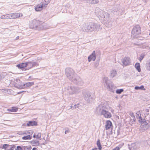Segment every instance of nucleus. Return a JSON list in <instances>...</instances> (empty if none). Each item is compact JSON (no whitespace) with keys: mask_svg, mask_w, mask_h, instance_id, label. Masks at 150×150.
Returning <instances> with one entry per match:
<instances>
[{"mask_svg":"<svg viewBox=\"0 0 150 150\" xmlns=\"http://www.w3.org/2000/svg\"><path fill=\"white\" fill-rule=\"evenodd\" d=\"M79 90V89L77 87H75L71 86L66 87L65 89V91L69 94H72L76 93Z\"/></svg>","mask_w":150,"mask_h":150,"instance_id":"9","label":"nucleus"},{"mask_svg":"<svg viewBox=\"0 0 150 150\" xmlns=\"http://www.w3.org/2000/svg\"><path fill=\"white\" fill-rule=\"evenodd\" d=\"M120 148L119 146H116L115 148L113 149L112 150H120Z\"/></svg>","mask_w":150,"mask_h":150,"instance_id":"44","label":"nucleus"},{"mask_svg":"<svg viewBox=\"0 0 150 150\" xmlns=\"http://www.w3.org/2000/svg\"><path fill=\"white\" fill-rule=\"evenodd\" d=\"M18 13V15H20V16L19 17H21L23 15L22 13Z\"/></svg>","mask_w":150,"mask_h":150,"instance_id":"48","label":"nucleus"},{"mask_svg":"<svg viewBox=\"0 0 150 150\" xmlns=\"http://www.w3.org/2000/svg\"><path fill=\"white\" fill-rule=\"evenodd\" d=\"M32 150H38L36 148H33V149Z\"/></svg>","mask_w":150,"mask_h":150,"instance_id":"49","label":"nucleus"},{"mask_svg":"<svg viewBox=\"0 0 150 150\" xmlns=\"http://www.w3.org/2000/svg\"><path fill=\"white\" fill-rule=\"evenodd\" d=\"M11 147H10V150H14L15 148V146L14 145H11Z\"/></svg>","mask_w":150,"mask_h":150,"instance_id":"41","label":"nucleus"},{"mask_svg":"<svg viewBox=\"0 0 150 150\" xmlns=\"http://www.w3.org/2000/svg\"><path fill=\"white\" fill-rule=\"evenodd\" d=\"M27 66L28 67L29 69L33 67L37 66L38 65V63L33 61L27 62Z\"/></svg>","mask_w":150,"mask_h":150,"instance_id":"15","label":"nucleus"},{"mask_svg":"<svg viewBox=\"0 0 150 150\" xmlns=\"http://www.w3.org/2000/svg\"><path fill=\"white\" fill-rule=\"evenodd\" d=\"M84 1H86L87 0H83Z\"/></svg>","mask_w":150,"mask_h":150,"instance_id":"57","label":"nucleus"},{"mask_svg":"<svg viewBox=\"0 0 150 150\" xmlns=\"http://www.w3.org/2000/svg\"><path fill=\"white\" fill-rule=\"evenodd\" d=\"M95 13L96 15L99 18L103 23L107 21L110 18V15L108 13L98 8L96 9Z\"/></svg>","mask_w":150,"mask_h":150,"instance_id":"2","label":"nucleus"},{"mask_svg":"<svg viewBox=\"0 0 150 150\" xmlns=\"http://www.w3.org/2000/svg\"><path fill=\"white\" fill-rule=\"evenodd\" d=\"M19 37L17 36L16 37V40H17L19 39Z\"/></svg>","mask_w":150,"mask_h":150,"instance_id":"53","label":"nucleus"},{"mask_svg":"<svg viewBox=\"0 0 150 150\" xmlns=\"http://www.w3.org/2000/svg\"><path fill=\"white\" fill-rule=\"evenodd\" d=\"M118 9H117V10H116L115 11L114 10H113V12H115V11H118Z\"/></svg>","mask_w":150,"mask_h":150,"instance_id":"52","label":"nucleus"},{"mask_svg":"<svg viewBox=\"0 0 150 150\" xmlns=\"http://www.w3.org/2000/svg\"><path fill=\"white\" fill-rule=\"evenodd\" d=\"M100 28V25L99 24L94 23H86L81 26L82 31L85 32L98 31Z\"/></svg>","mask_w":150,"mask_h":150,"instance_id":"1","label":"nucleus"},{"mask_svg":"<svg viewBox=\"0 0 150 150\" xmlns=\"http://www.w3.org/2000/svg\"><path fill=\"white\" fill-rule=\"evenodd\" d=\"M17 82L19 84L15 83L14 84L15 87L17 88L18 89H23L26 87H29L34 84V83L33 82H31L26 83L23 85L21 84V82L19 79L16 80Z\"/></svg>","mask_w":150,"mask_h":150,"instance_id":"7","label":"nucleus"},{"mask_svg":"<svg viewBox=\"0 0 150 150\" xmlns=\"http://www.w3.org/2000/svg\"><path fill=\"white\" fill-rule=\"evenodd\" d=\"M113 22L112 20L110 18L109 20L107 21H105L103 23H104L105 25L108 27H111L112 26V23Z\"/></svg>","mask_w":150,"mask_h":150,"instance_id":"17","label":"nucleus"},{"mask_svg":"<svg viewBox=\"0 0 150 150\" xmlns=\"http://www.w3.org/2000/svg\"><path fill=\"white\" fill-rule=\"evenodd\" d=\"M17 67L19 69H22L24 68L25 67L27 66V62L23 63L21 64H18L17 65Z\"/></svg>","mask_w":150,"mask_h":150,"instance_id":"19","label":"nucleus"},{"mask_svg":"<svg viewBox=\"0 0 150 150\" xmlns=\"http://www.w3.org/2000/svg\"><path fill=\"white\" fill-rule=\"evenodd\" d=\"M129 150H131V149L130 148V147H129Z\"/></svg>","mask_w":150,"mask_h":150,"instance_id":"56","label":"nucleus"},{"mask_svg":"<svg viewBox=\"0 0 150 150\" xmlns=\"http://www.w3.org/2000/svg\"><path fill=\"white\" fill-rule=\"evenodd\" d=\"M31 139V137H30V135H28L27 136L23 137H22V139L24 140L30 139Z\"/></svg>","mask_w":150,"mask_h":150,"instance_id":"31","label":"nucleus"},{"mask_svg":"<svg viewBox=\"0 0 150 150\" xmlns=\"http://www.w3.org/2000/svg\"><path fill=\"white\" fill-rule=\"evenodd\" d=\"M12 17L13 19L16 18H17L19 17L20 16L19 15H18V13H12Z\"/></svg>","mask_w":150,"mask_h":150,"instance_id":"29","label":"nucleus"},{"mask_svg":"<svg viewBox=\"0 0 150 150\" xmlns=\"http://www.w3.org/2000/svg\"><path fill=\"white\" fill-rule=\"evenodd\" d=\"M112 125V123L109 120L107 121L105 125V129L108 130L110 128Z\"/></svg>","mask_w":150,"mask_h":150,"instance_id":"22","label":"nucleus"},{"mask_svg":"<svg viewBox=\"0 0 150 150\" xmlns=\"http://www.w3.org/2000/svg\"><path fill=\"white\" fill-rule=\"evenodd\" d=\"M97 145L98 146L99 150H101L102 149L101 145L100 142V140L98 139L97 141Z\"/></svg>","mask_w":150,"mask_h":150,"instance_id":"30","label":"nucleus"},{"mask_svg":"<svg viewBox=\"0 0 150 150\" xmlns=\"http://www.w3.org/2000/svg\"><path fill=\"white\" fill-rule=\"evenodd\" d=\"M143 0V1H144V2H145V3L147 2V1H149V0Z\"/></svg>","mask_w":150,"mask_h":150,"instance_id":"50","label":"nucleus"},{"mask_svg":"<svg viewBox=\"0 0 150 150\" xmlns=\"http://www.w3.org/2000/svg\"><path fill=\"white\" fill-rule=\"evenodd\" d=\"M135 67L137 70L138 72L141 71V69L140 68V64L139 63H137L135 65Z\"/></svg>","mask_w":150,"mask_h":150,"instance_id":"27","label":"nucleus"},{"mask_svg":"<svg viewBox=\"0 0 150 150\" xmlns=\"http://www.w3.org/2000/svg\"><path fill=\"white\" fill-rule=\"evenodd\" d=\"M37 125V123L35 121H30L27 123L26 125L28 126H36Z\"/></svg>","mask_w":150,"mask_h":150,"instance_id":"21","label":"nucleus"},{"mask_svg":"<svg viewBox=\"0 0 150 150\" xmlns=\"http://www.w3.org/2000/svg\"><path fill=\"white\" fill-rule=\"evenodd\" d=\"M8 14L1 16V18L2 19H9Z\"/></svg>","mask_w":150,"mask_h":150,"instance_id":"32","label":"nucleus"},{"mask_svg":"<svg viewBox=\"0 0 150 150\" xmlns=\"http://www.w3.org/2000/svg\"><path fill=\"white\" fill-rule=\"evenodd\" d=\"M41 136V133H38L37 134V139H40Z\"/></svg>","mask_w":150,"mask_h":150,"instance_id":"40","label":"nucleus"},{"mask_svg":"<svg viewBox=\"0 0 150 150\" xmlns=\"http://www.w3.org/2000/svg\"><path fill=\"white\" fill-rule=\"evenodd\" d=\"M65 74L67 78L71 81H73V78L76 76L73 69L70 68L66 69Z\"/></svg>","mask_w":150,"mask_h":150,"instance_id":"8","label":"nucleus"},{"mask_svg":"<svg viewBox=\"0 0 150 150\" xmlns=\"http://www.w3.org/2000/svg\"><path fill=\"white\" fill-rule=\"evenodd\" d=\"M20 93H18V94H20Z\"/></svg>","mask_w":150,"mask_h":150,"instance_id":"58","label":"nucleus"},{"mask_svg":"<svg viewBox=\"0 0 150 150\" xmlns=\"http://www.w3.org/2000/svg\"><path fill=\"white\" fill-rule=\"evenodd\" d=\"M96 59V55L95 51H93L92 53L88 57V60L89 62H90L91 60L94 61Z\"/></svg>","mask_w":150,"mask_h":150,"instance_id":"16","label":"nucleus"},{"mask_svg":"<svg viewBox=\"0 0 150 150\" xmlns=\"http://www.w3.org/2000/svg\"><path fill=\"white\" fill-rule=\"evenodd\" d=\"M117 74V72L115 70H112L110 71V76L113 78Z\"/></svg>","mask_w":150,"mask_h":150,"instance_id":"26","label":"nucleus"},{"mask_svg":"<svg viewBox=\"0 0 150 150\" xmlns=\"http://www.w3.org/2000/svg\"><path fill=\"white\" fill-rule=\"evenodd\" d=\"M150 108H149V109H147L146 110V112H149V110H150ZM146 114L147 115H148L149 114L148 113H147Z\"/></svg>","mask_w":150,"mask_h":150,"instance_id":"45","label":"nucleus"},{"mask_svg":"<svg viewBox=\"0 0 150 150\" xmlns=\"http://www.w3.org/2000/svg\"><path fill=\"white\" fill-rule=\"evenodd\" d=\"M130 59L129 58L125 57L121 59L120 64L123 66L129 65L130 63Z\"/></svg>","mask_w":150,"mask_h":150,"instance_id":"13","label":"nucleus"},{"mask_svg":"<svg viewBox=\"0 0 150 150\" xmlns=\"http://www.w3.org/2000/svg\"><path fill=\"white\" fill-rule=\"evenodd\" d=\"M83 94L84 100L87 103H91L93 102L95 96L91 92L88 91H86L83 92Z\"/></svg>","mask_w":150,"mask_h":150,"instance_id":"5","label":"nucleus"},{"mask_svg":"<svg viewBox=\"0 0 150 150\" xmlns=\"http://www.w3.org/2000/svg\"><path fill=\"white\" fill-rule=\"evenodd\" d=\"M50 0H44V2L43 4H44V6H46L49 3Z\"/></svg>","mask_w":150,"mask_h":150,"instance_id":"35","label":"nucleus"},{"mask_svg":"<svg viewBox=\"0 0 150 150\" xmlns=\"http://www.w3.org/2000/svg\"><path fill=\"white\" fill-rule=\"evenodd\" d=\"M9 19H13L12 13L8 14Z\"/></svg>","mask_w":150,"mask_h":150,"instance_id":"43","label":"nucleus"},{"mask_svg":"<svg viewBox=\"0 0 150 150\" xmlns=\"http://www.w3.org/2000/svg\"><path fill=\"white\" fill-rule=\"evenodd\" d=\"M129 114L132 117L134 118V119L133 120H134V119L135 118V116H134V115L133 113V112H130Z\"/></svg>","mask_w":150,"mask_h":150,"instance_id":"39","label":"nucleus"},{"mask_svg":"<svg viewBox=\"0 0 150 150\" xmlns=\"http://www.w3.org/2000/svg\"><path fill=\"white\" fill-rule=\"evenodd\" d=\"M69 132L68 131V130H66L65 132V134H66L67 133Z\"/></svg>","mask_w":150,"mask_h":150,"instance_id":"51","label":"nucleus"},{"mask_svg":"<svg viewBox=\"0 0 150 150\" xmlns=\"http://www.w3.org/2000/svg\"><path fill=\"white\" fill-rule=\"evenodd\" d=\"M33 137L37 138V134H36L35 133L33 135Z\"/></svg>","mask_w":150,"mask_h":150,"instance_id":"47","label":"nucleus"},{"mask_svg":"<svg viewBox=\"0 0 150 150\" xmlns=\"http://www.w3.org/2000/svg\"><path fill=\"white\" fill-rule=\"evenodd\" d=\"M40 23L41 22L36 19L33 20V23L34 27L37 28L38 30H45L49 28V27L47 26V25L46 24L44 23L42 25H41Z\"/></svg>","mask_w":150,"mask_h":150,"instance_id":"6","label":"nucleus"},{"mask_svg":"<svg viewBox=\"0 0 150 150\" xmlns=\"http://www.w3.org/2000/svg\"><path fill=\"white\" fill-rule=\"evenodd\" d=\"M43 6V4H38L35 8V10L37 11H41L42 8V6Z\"/></svg>","mask_w":150,"mask_h":150,"instance_id":"20","label":"nucleus"},{"mask_svg":"<svg viewBox=\"0 0 150 150\" xmlns=\"http://www.w3.org/2000/svg\"><path fill=\"white\" fill-rule=\"evenodd\" d=\"M129 149V147L131 149V150H137L139 149L138 144L137 143L132 144L131 146L128 145Z\"/></svg>","mask_w":150,"mask_h":150,"instance_id":"18","label":"nucleus"},{"mask_svg":"<svg viewBox=\"0 0 150 150\" xmlns=\"http://www.w3.org/2000/svg\"><path fill=\"white\" fill-rule=\"evenodd\" d=\"M124 90L123 89H117L116 92L117 94H120Z\"/></svg>","mask_w":150,"mask_h":150,"instance_id":"33","label":"nucleus"},{"mask_svg":"<svg viewBox=\"0 0 150 150\" xmlns=\"http://www.w3.org/2000/svg\"><path fill=\"white\" fill-rule=\"evenodd\" d=\"M136 116L137 119H139V122L142 123V125H143L144 124V123L146 121L145 119L146 117L145 114H144V115H143L141 114L140 111L137 112Z\"/></svg>","mask_w":150,"mask_h":150,"instance_id":"10","label":"nucleus"},{"mask_svg":"<svg viewBox=\"0 0 150 150\" xmlns=\"http://www.w3.org/2000/svg\"><path fill=\"white\" fill-rule=\"evenodd\" d=\"M71 81L74 83L80 86H82L83 84L81 79L79 76H76L73 78V81Z\"/></svg>","mask_w":150,"mask_h":150,"instance_id":"12","label":"nucleus"},{"mask_svg":"<svg viewBox=\"0 0 150 150\" xmlns=\"http://www.w3.org/2000/svg\"><path fill=\"white\" fill-rule=\"evenodd\" d=\"M73 108V109H74V107H72V106H71V108H70V109H71V108Z\"/></svg>","mask_w":150,"mask_h":150,"instance_id":"55","label":"nucleus"},{"mask_svg":"<svg viewBox=\"0 0 150 150\" xmlns=\"http://www.w3.org/2000/svg\"><path fill=\"white\" fill-rule=\"evenodd\" d=\"M146 68L147 70L150 71V60L147 64Z\"/></svg>","mask_w":150,"mask_h":150,"instance_id":"37","label":"nucleus"},{"mask_svg":"<svg viewBox=\"0 0 150 150\" xmlns=\"http://www.w3.org/2000/svg\"><path fill=\"white\" fill-rule=\"evenodd\" d=\"M31 143L34 146H38L40 145L39 141L37 140H33L31 141Z\"/></svg>","mask_w":150,"mask_h":150,"instance_id":"24","label":"nucleus"},{"mask_svg":"<svg viewBox=\"0 0 150 150\" xmlns=\"http://www.w3.org/2000/svg\"><path fill=\"white\" fill-rule=\"evenodd\" d=\"M134 88L136 90H139V89L143 90L144 88V86L143 85L141 86L140 87L136 86Z\"/></svg>","mask_w":150,"mask_h":150,"instance_id":"34","label":"nucleus"},{"mask_svg":"<svg viewBox=\"0 0 150 150\" xmlns=\"http://www.w3.org/2000/svg\"><path fill=\"white\" fill-rule=\"evenodd\" d=\"M24 150H31L32 147L30 146H24L23 147Z\"/></svg>","mask_w":150,"mask_h":150,"instance_id":"36","label":"nucleus"},{"mask_svg":"<svg viewBox=\"0 0 150 150\" xmlns=\"http://www.w3.org/2000/svg\"><path fill=\"white\" fill-rule=\"evenodd\" d=\"M92 150H98V149L97 148H95L93 149Z\"/></svg>","mask_w":150,"mask_h":150,"instance_id":"54","label":"nucleus"},{"mask_svg":"<svg viewBox=\"0 0 150 150\" xmlns=\"http://www.w3.org/2000/svg\"><path fill=\"white\" fill-rule=\"evenodd\" d=\"M144 55L143 54H141L140 57H139V60L141 62L143 59Z\"/></svg>","mask_w":150,"mask_h":150,"instance_id":"38","label":"nucleus"},{"mask_svg":"<svg viewBox=\"0 0 150 150\" xmlns=\"http://www.w3.org/2000/svg\"><path fill=\"white\" fill-rule=\"evenodd\" d=\"M105 82L104 86L109 91L114 92L116 86L114 85L112 82L108 79L107 77H104L103 80Z\"/></svg>","mask_w":150,"mask_h":150,"instance_id":"4","label":"nucleus"},{"mask_svg":"<svg viewBox=\"0 0 150 150\" xmlns=\"http://www.w3.org/2000/svg\"><path fill=\"white\" fill-rule=\"evenodd\" d=\"M97 111L101 115H103L105 118H109L111 117V114L106 110L105 107L103 104H101L98 106L97 108Z\"/></svg>","mask_w":150,"mask_h":150,"instance_id":"3","label":"nucleus"},{"mask_svg":"<svg viewBox=\"0 0 150 150\" xmlns=\"http://www.w3.org/2000/svg\"><path fill=\"white\" fill-rule=\"evenodd\" d=\"M17 110V108L15 107H12L11 108L7 109V111H8L16 112Z\"/></svg>","mask_w":150,"mask_h":150,"instance_id":"28","label":"nucleus"},{"mask_svg":"<svg viewBox=\"0 0 150 150\" xmlns=\"http://www.w3.org/2000/svg\"><path fill=\"white\" fill-rule=\"evenodd\" d=\"M149 35H150V33H149Z\"/></svg>","mask_w":150,"mask_h":150,"instance_id":"59","label":"nucleus"},{"mask_svg":"<svg viewBox=\"0 0 150 150\" xmlns=\"http://www.w3.org/2000/svg\"><path fill=\"white\" fill-rule=\"evenodd\" d=\"M79 105V104H78L77 105H74V106H75L74 109H76V108H79V106L78 105Z\"/></svg>","mask_w":150,"mask_h":150,"instance_id":"46","label":"nucleus"},{"mask_svg":"<svg viewBox=\"0 0 150 150\" xmlns=\"http://www.w3.org/2000/svg\"><path fill=\"white\" fill-rule=\"evenodd\" d=\"M150 127V120H146L144 123V124L142 125L141 128L142 129L145 130L148 129Z\"/></svg>","mask_w":150,"mask_h":150,"instance_id":"14","label":"nucleus"},{"mask_svg":"<svg viewBox=\"0 0 150 150\" xmlns=\"http://www.w3.org/2000/svg\"><path fill=\"white\" fill-rule=\"evenodd\" d=\"M87 3L92 4H95L98 3L99 0H87L86 1Z\"/></svg>","mask_w":150,"mask_h":150,"instance_id":"23","label":"nucleus"},{"mask_svg":"<svg viewBox=\"0 0 150 150\" xmlns=\"http://www.w3.org/2000/svg\"><path fill=\"white\" fill-rule=\"evenodd\" d=\"M11 147V145L5 144L3 145L2 148L4 149L5 150H10V147Z\"/></svg>","mask_w":150,"mask_h":150,"instance_id":"25","label":"nucleus"},{"mask_svg":"<svg viewBox=\"0 0 150 150\" xmlns=\"http://www.w3.org/2000/svg\"><path fill=\"white\" fill-rule=\"evenodd\" d=\"M141 33V29L139 26L136 25L134 27L132 31V34L136 36Z\"/></svg>","mask_w":150,"mask_h":150,"instance_id":"11","label":"nucleus"},{"mask_svg":"<svg viewBox=\"0 0 150 150\" xmlns=\"http://www.w3.org/2000/svg\"><path fill=\"white\" fill-rule=\"evenodd\" d=\"M22 149L21 147L20 146H18L17 147V148L15 149V150H22Z\"/></svg>","mask_w":150,"mask_h":150,"instance_id":"42","label":"nucleus"}]
</instances>
